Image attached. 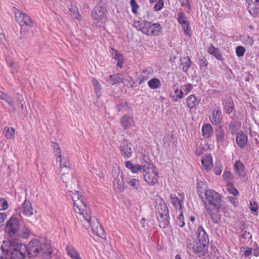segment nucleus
I'll return each mask as SVG.
<instances>
[{
    "instance_id": "09e8293b",
    "label": "nucleus",
    "mask_w": 259,
    "mask_h": 259,
    "mask_svg": "<svg viewBox=\"0 0 259 259\" xmlns=\"http://www.w3.org/2000/svg\"><path fill=\"white\" fill-rule=\"evenodd\" d=\"M176 224L180 227H183L185 224L184 218L182 210H180V213L176 220Z\"/></svg>"
},
{
    "instance_id": "3c124183",
    "label": "nucleus",
    "mask_w": 259,
    "mask_h": 259,
    "mask_svg": "<svg viewBox=\"0 0 259 259\" xmlns=\"http://www.w3.org/2000/svg\"><path fill=\"white\" fill-rule=\"evenodd\" d=\"M111 54L112 56V58L115 60L119 61L123 59L122 55L113 49H111Z\"/></svg>"
},
{
    "instance_id": "bf43d9fd",
    "label": "nucleus",
    "mask_w": 259,
    "mask_h": 259,
    "mask_svg": "<svg viewBox=\"0 0 259 259\" xmlns=\"http://www.w3.org/2000/svg\"><path fill=\"white\" fill-rule=\"evenodd\" d=\"M145 165H142L139 164H135L134 169L132 173L138 174L139 172L143 171L144 172V169L146 168Z\"/></svg>"
},
{
    "instance_id": "dca6fc26",
    "label": "nucleus",
    "mask_w": 259,
    "mask_h": 259,
    "mask_svg": "<svg viewBox=\"0 0 259 259\" xmlns=\"http://www.w3.org/2000/svg\"><path fill=\"white\" fill-rule=\"evenodd\" d=\"M236 141L238 146L243 149L247 145L248 137L243 132L240 131L236 135Z\"/></svg>"
},
{
    "instance_id": "a211bd4d",
    "label": "nucleus",
    "mask_w": 259,
    "mask_h": 259,
    "mask_svg": "<svg viewBox=\"0 0 259 259\" xmlns=\"http://www.w3.org/2000/svg\"><path fill=\"white\" fill-rule=\"evenodd\" d=\"M181 198H179L175 195L171 194L170 195V200L174 206L179 210H182V205L184 200V195L183 194H180Z\"/></svg>"
},
{
    "instance_id": "052dcab7",
    "label": "nucleus",
    "mask_w": 259,
    "mask_h": 259,
    "mask_svg": "<svg viewBox=\"0 0 259 259\" xmlns=\"http://www.w3.org/2000/svg\"><path fill=\"white\" fill-rule=\"evenodd\" d=\"M242 40L244 44L249 46H252L253 44V39L252 37L249 36H244L242 37Z\"/></svg>"
},
{
    "instance_id": "37998d69",
    "label": "nucleus",
    "mask_w": 259,
    "mask_h": 259,
    "mask_svg": "<svg viewBox=\"0 0 259 259\" xmlns=\"http://www.w3.org/2000/svg\"><path fill=\"white\" fill-rule=\"evenodd\" d=\"M223 178L227 184H229V183H232L233 180L232 174L230 171H225L223 175Z\"/></svg>"
},
{
    "instance_id": "412c9836",
    "label": "nucleus",
    "mask_w": 259,
    "mask_h": 259,
    "mask_svg": "<svg viewBox=\"0 0 259 259\" xmlns=\"http://www.w3.org/2000/svg\"><path fill=\"white\" fill-rule=\"evenodd\" d=\"M113 189L117 193L122 192L124 190V182L122 176H118L113 182Z\"/></svg>"
},
{
    "instance_id": "c756f323",
    "label": "nucleus",
    "mask_w": 259,
    "mask_h": 259,
    "mask_svg": "<svg viewBox=\"0 0 259 259\" xmlns=\"http://www.w3.org/2000/svg\"><path fill=\"white\" fill-rule=\"evenodd\" d=\"M123 80V76L121 74L117 73L110 75L107 79L108 82L110 84H115L121 82Z\"/></svg>"
},
{
    "instance_id": "bb28decb",
    "label": "nucleus",
    "mask_w": 259,
    "mask_h": 259,
    "mask_svg": "<svg viewBox=\"0 0 259 259\" xmlns=\"http://www.w3.org/2000/svg\"><path fill=\"white\" fill-rule=\"evenodd\" d=\"M10 244V243L8 242V239L3 241L0 247V259H6L9 253Z\"/></svg>"
},
{
    "instance_id": "f03ea898",
    "label": "nucleus",
    "mask_w": 259,
    "mask_h": 259,
    "mask_svg": "<svg viewBox=\"0 0 259 259\" xmlns=\"http://www.w3.org/2000/svg\"><path fill=\"white\" fill-rule=\"evenodd\" d=\"M196 238H189L187 239V248L198 257L205 255L207 253L209 238L202 226H199L196 231Z\"/></svg>"
},
{
    "instance_id": "9d476101",
    "label": "nucleus",
    "mask_w": 259,
    "mask_h": 259,
    "mask_svg": "<svg viewBox=\"0 0 259 259\" xmlns=\"http://www.w3.org/2000/svg\"><path fill=\"white\" fill-rule=\"evenodd\" d=\"M27 247V253L30 257L36 256L40 253L41 249V242L37 240L30 241Z\"/></svg>"
},
{
    "instance_id": "4468645a",
    "label": "nucleus",
    "mask_w": 259,
    "mask_h": 259,
    "mask_svg": "<svg viewBox=\"0 0 259 259\" xmlns=\"http://www.w3.org/2000/svg\"><path fill=\"white\" fill-rule=\"evenodd\" d=\"M248 11L253 17H256L259 11V0H247Z\"/></svg>"
},
{
    "instance_id": "338daca9",
    "label": "nucleus",
    "mask_w": 259,
    "mask_h": 259,
    "mask_svg": "<svg viewBox=\"0 0 259 259\" xmlns=\"http://www.w3.org/2000/svg\"><path fill=\"white\" fill-rule=\"evenodd\" d=\"M178 1L182 7L186 8L189 10H190L189 0H178Z\"/></svg>"
},
{
    "instance_id": "473e14b6",
    "label": "nucleus",
    "mask_w": 259,
    "mask_h": 259,
    "mask_svg": "<svg viewBox=\"0 0 259 259\" xmlns=\"http://www.w3.org/2000/svg\"><path fill=\"white\" fill-rule=\"evenodd\" d=\"M0 99L5 101L13 108V110H15L14 100L10 96L1 91H0Z\"/></svg>"
},
{
    "instance_id": "aec40b11",
    "label": "nucleus",
    "mask_w": 259,
    "mask_h": 259,
    "mask_svg": "<svg viewBox=\"0 0 259 259\" xmlns=\"http://www.w3.org/2000/svg\"><path fill=\"white\" fill-rule=\"evenodd\" d=\"M120 150L121 155L125 159L131 158L133 155V151L131 147L127 144L123 143L120 145Z\"/></svg>"
},
{
    "instance_id": "69168bd1",
    "label": "nucleus",
    "mask_w": 259,
    "mask_h": 259,
    "mask_svg": "<svg viewBox=\"0 0 259 259\" xmlns=\"http://www.w3.org/2000/svg\"><path fill=\"white\" fill-rule=\"evenodd\" d=\"M245 52V50L243 47L238 46L236 48V53L239 57L243 56Z\"/></svg>"
},
{
    "instance_id": "a19ab883",
    "label": "nucleus",
    "mask_w": 259,
    "mask_h": 259,
    "mask_svg": "<svg viewBox=\"0 0 259 259\" xmlns=\"http://www.w3.org/2000/svg\"><path fill=\"white\" fill-rule=\"evenodd\" d=\"M128 184L133 190H138L140 187V183L139 180L136 179H131L128 180Z\"/></svg>"
},
{
    "instance_id": "ea45409f",
    "label": "nucleus",
    "mask_w": 259,
    "mask_h": 259,
    "mask_svg": "<svg viewBox=\"0 0 259 259\" xmlns=\"http://www.w3.org/2000/svg\"><path fill=\"white\" fill-rule=\"evenodd\" d=\"M178 21L182 26L189 24L186 14L184 12H179L178 14Z\"/></svg>"
},
{
    "instance_id": "a18cd8bd",
    "label": "nucleus",
    "mask_w": 259,
    "mask_h": 259,
    "mask_svg": "<svg viewBox=\"0 0 259 259\" xmlns=\"http://www.w3.org/2000/svg\"><path fill=\"white\" fill-rule=\"evenodd\" d=\"M208 213L210 214V217L212 221L214 223H218L221 219V216L220 214L218 213H213L211 210H209L208 208L207 209Z\"/></svg>"
},
{
    "instance_id": "58836bf2",
    "label": "nucleus",
    "mask_w": 259,
    "mask_h": 259,
    "mask_svg": "<svg viewBox=\"0 0 259 259\" xmlns=\"http://www.w3.org/2000/svg\"><path fill=\"white\" fill-rule=\"evenodd\" d=\"M4 134L5 137L8 139H12L15 136V129L13 127H5Z\"/></svg>"
},
{
    "instance_id": "5fc2aeb1",
    "label": "nucleus",
    "mask_w": 259,
    "mask_h": 259,
    "mask_svg": "<svg viewBox=\"0 0 259 259\" xmlns=\"http://www.w3.org/2000/svg\"><path fill=\"white\" fill-rule=\"evenodd\" d=\"M111 54L112 56V58L115 60L119 61L123 59L122 55L113 49H111Z\"/></svg>"
},
{
    "instance_id": "7c9ffc66",
    "label": "nucleus",
    "mask_w": 259,
    "mask_h": 259,
    "mask_svg": "<svg viewBox=\"0 0 259 259\" xmlns=\"http://www.w3.org/2000/svg\"><path fill=\"white\" fill-rule=\"evenodd\" d=\"M208 52L218 60L221 61L223 60V57L219 49L215 48L213 45H211L208 48Z\"/></svg>"
},
{
    "instance_id": "c85d7f7f",
    "label": "nucleus",
    "mask_w": 259,
    "mask_h": 259,
    "mask_svg": "<svg viewBox=\"0 0 259 259\" xmlns=\"http://www.w3.org/2000/svg\"><path fill=\"white\" fill-rule=\"evenodd\" d=\"M65 251L70 259H75L80 255L77 250L71 245H67L66 246Z\"/></svg>"
},
{
    "instance_id": "2f4dec72",
    "label": "nucleus",
    "mask_w": 259,
    "mask_h": 259,
    "mask_svg": "<svg viewBox=\"0 0 259 259\" xmlns=\"http://www.w3.org/2000/svg\"><path fill=\"white\" fill-rule=\"evenodd\" d=\"M122 125L125 129L134 125V122L133 119L129 115H125L123 116L121 119Z\"/></svg>"
},
{
    "instance_id": "8fccbe9b",
    "label": "nucleus",
    "mask_w": 259,
    "mask_h": 259,
    "mask_svg": "<svg viewBox=\"0 0 259 259\" xmlns=\"http://www.w3.org/2000/svg\"><path fill=\"white\" fill-rule=\"evenodd\" d=\"M193 85L191 83H186L184 85H182L181 86V89L183 91H184V93H185V95H187L189 92L193 89Z\"/></svg>"
},
{
    "instance_id": "7ed1b4c3",
    "label": "nucleus",
    "mask_w": 259,
    "mask_h": 259,
    "mask_svg": "<svg viewBox=\"0 0 259 259\" xmlns=\"http://www.w3.org/2000/svg\"><path fill=\"white\" fill-rule=\"evenodd\" d=\"M133 26L138 30L151 36H158L162 30V27L159 23H152L146 20L136 21Z\"/></svg>"
},
{
    "instance_id": "ddd939ff",
    "label": "nucleus",
    "mask_w": 259,
    "mask_h": 259,
    "mask_svg": "<svg viewBox=\"0 0 259 259\" xmlns=\"http://www.w3.org/2000/svg\"><path fill=\"white\" fill-rule=\"evenodd\" d=\"M52 253V248L50 243H41V249L39 254L42 258L50 259Z\"/></svg>"
},
{
    "instance_id": "9b49d317",
    "label": "nucleus",
    "mask_w": 259,
    "mask_h": 259,
    "mask_svg": "<svg viewBox=\"0 0 259 259\" xmlns=\"http://www.w3.org/2000/svg\"><path fill=\"white\" fill-rule=\"evenodd\" d=\"M215 132L216 141L219 146L227 147L229 142L224 131L221 127H219L216 130Z\"/></svg>"
},
{
    "instance_id": "b1692460",
    "label": "nucleus",
    "mask_w": 259,
    "mask_h": 259,
    "mask_svg": "<svg viewBox=\"0 0 259 259\" xmlns=\"http://www.w3.org/2000/svg\"><path fill=\"white\" fill-rule=\"evenodd\" d=\"M152 70L150 68L143 69L139 74L138 79L139 84H141L147 80L150 76L152 74Z\"/></svg>"
},
{
    "instance_id": "c03bdc74",
    "label": "nucleus",
    "mask_w": 259,
    "mask_h": 259,
    "mask_svg": "<svg viewBox=\"0 0 259 259\" xmlns=\"http://www.w3.org/2000/svg\"><path fill=\"white\" fill-rule=\"evenodd\" d=\"M227 189L229 193L234 196H237L239 195V192L237 189L234 187L233 183H229L227 184Z\"/></svg>"
},
{
    "instance_id": "6e6d98bb",
    "label": "nucleus",
    "mask_w": 259,
    "mask_h": 259,
    "mask_svg": "<svg viewBox=\"0 0 259 259\" xmlns=\"http://www.w3.org/2000/svg\"><path fill=\"white\" fill-rule=\"evenodd\" d=\"M111 54L112 56V58L115 60L119 61L123 59L122 55L113 49H111Z\"/></svg>"
},
{
    "instance_id": "f704fd0d",
    "label": "nucleus",
    "mask_w": 259,
    "mask_h": 259,
    "mask_svg": "<svg viewBox=\"0 0 259 259\" xmlns=\"http://www.w3.org/2000/svg\"><path fill=\"white\" fill-rule=\"evenodd\" d=\"M92 83L93 84L96 96L97 98H99L101 96V86L99 81L95 78L92 79Z\"/></svg>"
},
{
    "instance_id": "680f3d73",
    "label": "nucleus",
    "mask_w": 259,
    "mask_h": 259,
    "mask_svg": "<svg viewBox=\"0 0 259 259\" xmlns=\"http://www.w3.org/2000/svg\"><path fill=\"white\" fill-rule=\"evenodd\" d=\"M30 230L27 228H24L20 234V236L23 238H27L30 236Z\"/></svg>"
},
{
    "instance_id": "6ab92c4d",
    "label": "nucleus",
    "mask_w": 259,
    "mask_h": 259,
    "mask_svg": "<svg viewBox=\"0 0 259 259\" xmlns=\"http://www.w3.org/2000/svg\"><path fill=\"white\" fill-rule=\"evenodd\" d=\"M21 212L26 217H29L33 214V208L29 201L25 200L23 202L21 207Z\"/></svg>"
},
{
    "instance_id": "393cba45",
    "label": "nucleus",
    "mask_w": 259,
    "mask_h": 259,
    "mask_svg": "<svg viewBox=\"0 0 259 259\" xmlns=\"http://www.w3.org/2000/svg\"><path fill=\"white\" fill-rule=\"evenodd\" d=\"M200 100L197 99L194 95L189 96L186 99L187 106L191 109L196 108L200 103Z\"/></svg>"
},
{
    "instance_id": "20e7f679",
    "label": "nucleus",
    "mask_w": 259,
    "mask_h": 259,
    "mask_svg": "<svg viewBox=\"0 0 259 259\" xmlns=\"http://www.w3.org/2000/svg\"><path fill=\"white\" fill-rule=\"evenodd\" d=\"M10 243L9 253L10 252L11 259H24L27 253L26 245L21 243L15 238H9Z\"/></svg>"
},
{
    "instance_id": "e433bc0d",
    "label": "nucleus",
    "mask_w": 259,
    "mask_h": 259,
    "mask_svg": "<svg viewBox=\"0 0 259 259\" xmlns=\"http://www.w3.org/2000/svg\"><path fill=\"white\" fill-rule=\"evenodd\" d=\"M174 94V95L171 96V98H172V101L174 102L178 101L184 97V92L181 89H175Z\"/></svg>"
},
{
    "instance_id": "72a5a7b5",
    "label": "nucleus",
    "mask_w": 259,
    "mask_h": 259,
    "mask_svg": "<svg viewBox=\"0 0 259 259\" xmlns=\"http://www.w3.org/2000/svg\"><path fill=\"white\" fill-rule=\"evenodd\" d=\"M57 161H59L60 162V167L61 168H70V163L67 157H62L61 155L59 156H58L56 159Z\"/></svg>"
},
{
    "instance_id": "0e129e2a",
    "label": "nucleus",
    "mask_w": 259,
    "mask_h": 259,
    "mask_svg": "<svg viewBox=\"0 0 259 259\" xmlns=\"http://www.w3.org/2000/svg\"><path fill=\"white\" fill-rule=\"evenodd\" d=\"M8 208L7 201L4 198L0 199V210H6Z\"/></svg>"
},
{
    "instance_id": "de8ad7c7",
    "label": "nucleus",
    "mask_w": 259,
    "mask_h": 259,
    "mask_svg": "<svg viewBox=\"0 0 259 259\" xmlns=\"http://www.w3.org/2000/svg\"><path fill=\"white\" fill-rule=\"evenodd\" d=\"M6 62L8 66L12 68L11 71L12 74H14L17 72V65L16 63L8 58L6 59Z\"/></svg>"
},
{
    "instance_id": "e2e57ef3",
    "label": "nucleus",
    "mask_w": 259,
    "mask_h": 259,
    "mask_svg": "<svg viewBox=\"0 0 259 259\" xmlns=\"http://www.w3.org/2000/svg\"><path fill=\"white\" fill-rule=\"evenodd\" d=\"M229 130L233 135L235 134L238 131L237 125L233 122H231L229 125Z\"/></svg>"
},
{
    "instance_id": "f3484780",
    "label": "nucleus",
    "mask_w": 259,
    "mask_h": 259,
    "mask_svg": "<svg viewBox=\"0 0 259 259\" xmlns=\"http://www.w3.org/2000/svg\"><path fill=\"white\" fill-rule=\"evenodd\" d=\"M234 167L235 174L240 178L244 179L246 174L244 164L240 160L235 161Z\"/></svg>"
},
{
    "instance_id": "13d9d810",
    "label": "nucleus",
    "mask_w": 259,
    "mask_h": 259,
    "mask_svg": "<svg viewBox=\"0 0 259 259\" xmlns=\"http://www.w3.org/2000/svg\"><path fill=\"white\" fill-rule=\"evenodd\" d=\"M51 146L53 148L54 153L57 157L61 155L59 146L57 143L55 142H52Z\"/></svg>"
},
{
    "instance_id": "603ef678",
    "label": "nucleus",
    "mask_w": 259,
    "mask_h": 259,
    "mask_svg": "<svg viewBox=\"0 0 259 259\" xmlns=\"http://www.w3.org/2000/svg\"><path fill=\"white\" fill-rule=\"evenodd\" d=\"M111 54L112 56V58L115 60L119 61L123 59L122 55L113 49H111Z\"/></svg>"
},
{
    "instance_id": "0eeeda50",
    "label": "nucleus",
    "mask_w": 259,
    "mask_h": 259,
    "mask_svg": "<svg viewBox=\"0 0 259 259\" xmlns=\"http://www.w3.org/2000/svg\"><path fill=\"white\" fill-rule=\"evenodd\" d=\"M19 221L18 219L15 217H12L7 221L6 227L5 232L9 236V238H15V235L19 229Z\"/></svg>"
},
{
    "instance_id": "2eb2a0df",
    "label": "nucleus",
    "mask_w": 259,
    "mask_h": 259,
    "mask_svg": "<svg viewBox=\"0 0 259 259\" xmlns=\"http://www.w3.org/2000/svg\"><path fill=\"white\" fill-rule=\"evenodd\" d=\"M155 207L158 214L169 213L167 207L161 198H158L155 202Z\"/></svg>"
},
{
    "instance_id": "79ce46f5",
    "label": "nucleus",
    "mask_w": 259,
    "mask_h": 259,
    "mask_svg": "<svg viewBox=\"0 0 259 259\" xmlns=\"http://www.w3.org/2000/svg\"><path fill=\"white\" fill-rule=\"evenodd\" d=\"M181 61L182 62L181 64L183 65V70L184 72H187L191 64L190 59L188 57H185L183 59H181Z\"/></svg>"
},
{
    "instance_id": "c9c22d12",
    "label": "nucleus",
    "mask_w": 259,
    "mask_h": 259,
    "mask_svg": "<svg viewBox=\"0 0 259 259\" xmlns=\"http://www.w3.org/2000/svg\"><path fill=\"white\" fill-rule=\"evenodd\" d=\"M149 87L152 90L158 89L161 85L160 80L157 78H153L148 82Z\"/></svg>"
},
{
    "instance_id": "cd10ccee",
    "label": "nucleus",
    "mask_w": 259,
    "mask_h": 259,
    "mask_svg": "<svg viewBox=\"0 0 259 259\" xmlns=\"http://www.w3.org/2000/svg\"><path fill=\"white\" fill-rule=\"evenodd\" d=\"M202 136L205 138H210L213 132V129L209 123L204 124L201 128Z\"/></svg>"
},
{
    "instance_id": "774afa93",
    "label": "nucleus",
    "mask_w": 259,
    "mask_h": 259,
    "mask_svg": "<svg viewBox=\"0 0 259 259\" xmlns=\"http://www.w3.org/2000/svg\"><path fill=\"white\" fill-rule=\"evenodd\" d=\"M241 252L242 253V256L247 257L251 254L252 252V249L250 247L244 248L241 250Z\"/></svg>"
},
{
    "instance_id": "49530a36",
    "label": "nucleus",
    "mask_w": 259,
    "mask_h": 259,
    "mask_svg": "<svg viewBox=\"0 0 259 259\" xmlns=\"http://www.w3.org/2000/svg\"><path fill=\"white\" fill-rule=\"evenodd\" d=\"M122 82H123L125 85L129 88L134 87L135 84L134 81L130 76L123 77V80Z\"/></svg>"
},
{
    "instance_id": "5701e85b",
    "label": "nucleus",
    "mask_w": 259,
    "mask_h": 259,
    "mask_svg": "<svg viewBox=\"0 0 259 259\" xmlns=\"http://www.w3.org/2000/svg\"><path fill=\"white\" fill-rule=\"evenodd\" d=\"M203 169L206 170H210L212 167V157L209 154L203 156L201 159Z\"/></svg>"
},
{
    "instance_id": "a878e982",
    "label": "nucleus",
    "mask_w": 259,
    "mask_h": 259,
    "mask_svg": "<svg viewBox=\"0 0 259 259\" xmlns=\"http://www.w3.org/2000/svg\"><path fill=\"white\" fill-rule=\"evenodd\" d=\"M224 110L226 113L229 114L233 110L234 103L231 98H229L222 100Z\"/></svg>"
},
{
    "instance_id": "1a4fd4ad",
    "label": "nucleus",
    "mask_w": 259,
    "mask_h": 259,
    "mask_svg": "<svg viewBox=\"0 0 259 259\" xmlns=\"http://www.w3.org/2000/svg\"><path fill=\"white\" fill-rule=\"evenodd\" d=\"M92 16L94 20L97 21L96 25L98 27H102L104 26L107 18L103 8L99 6L95 7L92 11Z\"/></svg>"
},
{
    "instance_id": "4d7b16f0",
    "label": "nucleus",
    "mask_w": 259,
    "mask_h": 259,
    "mask_svg": "<svg viewBox=\"0 0 259 259\" xmlns=\"http://www.w3.org/2000/svg\"><path fill=\"white\" fill-rule=\"evenodd\" d=\"M130 5L132 8V12L134 14H137L139 6L137 3L136 0H130Z\"/></svg>"
},
{
    "instance_id": "6e6552de",
    "label": "nucleus",
    "mask_w": 259,
    "mask_h": 259,
    "mask_svg": "<svg viewBox=\"0 0 259 259\" xmlns=\"http://www.w3.org/2000/svg\"><path fill=\"white\" fill-rule=\"evenodd\" d=\"M13 12L15 14L17 22L20 25H26L29 27L33 26V21L29 16L15 8H13Z\"/></svg>"
},
{
    "instance_id": "4c0bfd02",
    "label": "nucleus",
    "mask_w": 259,
    "mask_h": 259,
    "mask_svg": "<svg viewBox=\"0 0 259 259\" xmlns=\"http://www.w3.org/2000/svg\"><path fill=\"white\" fill-rule=\"evenodd\" d=\"M69 10L72 17L78 20L81 19V17L78 10L75 6L70 5L69 7Z\"/></svg>"
},
{
    "instance_id": "4be33fe9",
    "label": "nucleus",
    "mask_w": 259,
    "mask_h": 259,
    "mask_svg": "<svg viewBox=\"0 0 259 259\" xmlns=\"http://www.w3.org/2000/svg\"><path fill=\"white\" fill-rule=\"evenodd\" d=\"M159 226L160 228H165L169 224V213L158 214L157 216Z\"/></svg>"
},
{
    "instance_id": "423d86ee",
    "label": "nucleus",
    "mask_w": 259,
    "mask_h": 259,
    "mask_svg": "<svg viewBox=\"0 0 259 259\" xmlns=\"http://www.w3.org/2000/svg\"><path fill=\"white\" fill-rule=\"evenodd\" d=\"M143 177L144 181L150 186H154L158 180V172L155 167L152 164H148L144 169Z\"/></svg>"
},
{
    "instance_id": "39448f33",
    "label": "nucleus",
    "mask_w": 259,
    "mask_h": 259,
    "mask_svg": "<svg viewBox=\"0 0 259 259\" xmlns=\"http://www.w3.org/2000/svg\"><path fill=\"white\" fill-rule=\"evenodd\" d=\"M205 200L203 203L207 206V203L218 209L220 207L221 198L220 195L213 190L208 189L205 191Z\"/></svg>"
},
{
    "instance_id": "864d4df0",
    "label": "nucleus",
    "mask_w": 259,
    "mask_h": 259,
    "mask_svg": "<svg viewBox=\"0 0 259 259\" xmlns=\"http://www.w3.org/2000/svg\"><path fill=\"white\" fill-rule=\"evenodd\" d=\"M111 54L112 56V58L115 60L119 61L123 59L122 55L113 49H111Z\"/></svg>"
},
{
    "instance_id": "f257e3e1",
    "label": "nucleus",
    "mask_w": 259,
    "mask_h": 259,
    "mask_svg": "<svg viewBox=\"0 0 259 259\" xmlns=\"http://www.w3.org/2000/svg\"><path fill=\"white\" fill-rule=\"evenodd\" d=\"M69 195L74 202L75 211L78 213L77 218L80 220L82 226L86 229L92 228L93 232L101 238L105 237L104 231L98 219L92 216L91 210L87 208L86 203L81 198L79 192L69 191Z\"/></svg>"
},
{
    "instance_id": "f8f14e48",
    "label": "nucleus",
    "mask_w": 259,
    "mask_h": 259,
    "mask_svg": "<svg viewBox=\"0 0 259 259\" xmlns=\"http://www.w3.org/2000/svg\"><path fill=\"white\" fill-rule=\"evenodd\" d=\"M209 119L212 124L219 125L222 120V116L221 108L219 106L213 108L212 114L209 116Z\"/></svg>"
}]
</instances>
